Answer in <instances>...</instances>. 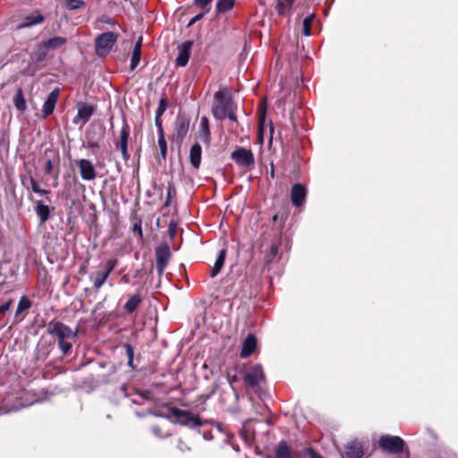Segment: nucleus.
<instances>
[{"label": "nucleus", "instance_id": "obj_1", "mask_svg": "<svg viewBox=\"0 0 458 458\" xmlns=\"http://www.w3.org/2000/svg\"><path fill=\"white\" fill-rule=\"evenodd\" d=\"M232 106L233 103L226 88L220 89L215 93L212 114L216 120L225 119Z\"/></svg>", "mask_w": 458, "mask_h": 458}, {"label": "nucleus", "instance_id": "obj_2", "mask_svg": "<svg viewBox=\"0 0 458 458\" xmlns=\"http://www.w3.org/2000/svg\"><path fill=\"white\" fill-rule=\"evenodd\" d=\"M118 35L108 31L98 35L96 38V53L98 56L107 55L117 41Z\"/></svg>", "mask_w": 458, "mask_h": 458}, {"label": "nucleus", "instance_id": "obj_3", "mask_svg": "<svg viewBox=\"0 0 458 458\" xmlns=\"http://www.w3.org/2000/svg\"><path fill=\"white\" fill-rule=\"evenodd\" d=\"M378 445L389 454H397L403 452L405 443L400 437L383 435L378 440Z\"/></svg>", "mask_w": 458, "mask_h": 458}, {"label": "nucleus", "instance_id": "obj_4", "mask_svg": "<svg viewBox=\"0 0 458 458\" xmlns=\"http://www.w3.org/2000/svg\"><path fill=\"white\" fill-rule=\"evenodd\" d=\"M130 125L125 117L123 118L122 128L117 136L114 145L117 149H119L122 153L123 159L124 161H128L130 158V155L128 152V140L130 137Z\"/></svg>", "mask_w": 458, "mask_h": 458}, {"label": "nucleus", "instance_id": "obj_5", "mask_svg": "<svg viewBox=\"0 0 458 458\" xmlns=\"http://www.w3.org/2000/svg\"><path fill=\"white\" fill-rule=\"evenodd\" d=\"M47 332L57 337L58 342L75 337L77 332H73L67 325L55 320H51L47 326Z\"/></svg>", "mask_w": 458, "mask_h": 458}, {"label": "nucleus", "instance_id": "obj_6", "mask_svg": "<svg viewBox=\"0 0 458 458\" xmlns=\"http://www.w3.org/2000/svg\"><path fill=\"white\" fill-rule=\"evenodd\" d=\"M189 128L190 119L186 115L179 114L174 123L173 140L178 144H182L189 131Z\"/></svg>", "mask_w": 458, "mask_h": 458}, {"label": "nucleus", "instance_id": "obj_7", "mask_svg": "<svg viewBox=\"0 0 458 458\" xmlns=\"http://www.w3.org/2000/svg\"><path fill=\"white\" fill-rule=\"evenodd\" d=\"M172 414L178 418L179 422L190 428H198L202 425L199 417L193 415L190 411H182L178 408L172 410Z\"/></svg>", "mask_w": 458, "mask_h": 458}, {"label": "nucleus", "instance_id": "obj_8", "mask_svg": "<svg viewBox=\"0 0 458 458\" xmlns=\"http://www.w3.org/2000/svg\"><path fill=\"white\" fill-rule=\"evenodd\" d=\"M264 373L261 366L255 365L250 367L245 373L243 381L249 387H254L259 385L264 380Z\"/></svg>", "mask_w": 458, "mask_h": 458}, {"label": "nucleus", "instance_id": "obj_9", "mask_svg": "<svg viewBox=\"0 0 458 458\" xmlns=\"http://www.w3.org/2000/svg\"><path fill=\"white\" fill-rule=\"evenodd\" d=\"M170 257L171 250L167 244H162L156 249L157 268L159 276L164 273Z\"/></svg>", "mask_w": 458, "mask_h": 458}, {"label": "nucleus", "instance_id": "obj_10", "mask_svg": "<svg viewBox=\"0 0 458 458\" xmlns=\"http://www.w3.org/2000/svg\"><path fill=\"white\" fill-rule=\"evenodd\" d=\"M232 159L235 161L240 166L249 167L254 165V156L251 150L244 148H238L232 155Z\"/></svg>", "mask_w": 458, "mask_h": 458}, {"label": "nucleus", "instance_id": "obj_11", "mask_svg": "<svg viewBox=\"0 0 458 458\" xmlns=\"http://www.w3.org/2000/svg\"><path fill=\"white\" fill-rule=\"evenodd\" d=\"M80 174L84 181H92L97 177L96 169L89 159H80L77 161Z\"/></svg>", "mask_w": 458, "mask_h": 458}, {"label": "nucleus", "instance_id": "obj_12", "mask_svg": "<svg viewBox=\"0 0 458 458\" xmlns=\"http://www.w3.org/2000/svg\"><path fill=\"white\" fill-rule=\"evenodd\" d=\"M192 41L187 40L178 47V55L175 59V64L180 67H184L190 59Z\"/></svg>", "mask_w": 458, "mask_h": 458}, {"label": "nucleus", "instance_id": "obj_13", "mask_svg": "<svg viewBox=\"0 0 458 458\" xmlns=\"http://www.w3.org/2000/svg\"><path fill=\"white\" fill-rule=\"evenodd\" d=\"M59 95V89H55L48 94L42 108L44 117H47L54 112Z\"/></svg>", "mask_w": 458, "mask_h": 458}, {"label": "nucleus", "instance_id": "obj_14", "mask_svg": "<svg viewBox=\"0 0 458 458\" xmlns=\"http://www.w3.org/2000/svg\"><path fill=\"white\" fill-rule=\"evenodd\" d=\"M307 191L306 188L301 184L296 183L293 186L291 191V199L294 207H300L303 204L306 198Z\"/></svg>", "mask_w": 458, "mask_h": 458}, {"label": "nucleus", "instance_id": "obj_15", "mask_svg": "<svg viewBox=\"0 0 458 458\" xmlns=\"http://www.w3.org/2000/svg\"><path fill=\"white\" fill-rule=\"evenodd\" d=\"M257 347V340H256V337L252 335V334H250L244 340L243 344H242V348L241 350V357L242 358H247L249 356H250L255 349Z\"/></svg>", "mask_w": 458, "mask_h": 458}, {"label": "nucleus", "instance_id": "obj_16", "mask_svg": "<svg viewBox=\"0 0 458 458\" xmlns=\"http://www.w3.org/2000/svg\"><path fill=\"white\" fill-rule=\"evenodd\" d=\"M363 447L358 441H352L345 445V455L347 458H361Z\"/></svg>", "mask_w": 458, "mask_h": 458}, {"label": "nucleus", "instance_id": "obj_17", "mask_svg": "<svg viewBox=\"0 0 458 458\" xmlns=\"http://www.w3.org/2000/svg\"><path fill=\"white\" fill-rule=\"evenodd\" d=\"M93 107L89 105H82L78 109V114L73 119V123L78 124L82 122L83 123H87L91 115L93 114Z\"/></svg>", "mask_w": 458, "mask_h": 458}, {"label": "nucleus", "instance_id": "obj_18", "mask_svg": "<svg viewBox=\"0 0 458 458\" xmlns=\"http://www.w3.org/2000/svg\"><path fill=\"white\" fill-rule=\"evenodd\" d=\"M44 17L38 12H35L28 16H26L23 21L17 25L18 30H21L24 28L31 27L37 24L43 22Z\"/></svg>", "mask_w": 458, "mask_h": 458}, {"label": "nucleus", "instance_id": "obj_19", "mask_svg": "<svg viewBox=\"0 0 458 458\" xmlns=\"http://www.w3.org/2000/svg\"><path fill=\"white\" fill-rule=\"evenodd\" d=\"M35 212L41 224H45L50 217V208L41 200L36 201Z\"/></svg>", "mask_w": 458, "mask_h": 458}, {"label": "nucleus", "instance_id": "obj_20", "mask_svg": "<svg viewBox=\"0 0 458 458\" xmlns=\"http://www.w3.org/2000/svg\"><path fill=\"white\" fill-rule=\"evenodd\" d=\"M190 161L194 168H199L201 161V147L199 143L191 146L190 151Z\"/></svg>", "mask_w": 458, "mask_h": 458}, {"label": "nucleus", "instance_id": "obj_21", "mask_svg": "<svg viewBox=\"0 0 458 458\" xmlns=\"http://www.w3.org/2000/svg\"><path fill=\"white\" fill-rule=\"evenodd\" d=\"M141 301H142V298H141L140 294H139V293L133 294L126 301V303L123 306V309L128 314H131L138 309V307L140 306Z\"/></svg>", "mask_w": 458, "mask_h": 458}, {"label": "nucleus", "instance_id": "obj_22", "mask_svg": "<svg viewBox=\"0 0 458 458\" xmlns=\"http://www.w3.org/2000/svg\"><path fill=\"white\" fill-rule=\"evenodd\" d=\"M265 122H266V106L261 104L259 108V140L260 144H263L264 140V130H265Z\"/></svg>", "mask_w": 458, "mask_h": 458}, {"label": "nucleus", "instance_id": "obj_23", "mask_svg": "<svg viewBox=\"0 0 458 458\" xmlns=\"http://www.w3.org/2000/svg\"><path fill=\"white\" fill-rule=\"evenodd\" d=\"M66 38L63 37H54L45 41L42 45L44 49L55 50L63 47L66 43Z\"/></svg>", "mask_w": 458, "mask_h": 458}, {"label": "nucleus", "instance_id": "obj_24", "mask_svg": "<svg viewBox=\"0 0 458 458\" xmlns=\"http://www.w3.org/2000/svg\"><path fill=\"white\" fill-rule=\"evenodd\" d=\"M109 276V274L102 269L98 270L90 276V279L93 282L94 287L98 290L105 284L106 280Z\"/></svg>", "mask_w": 458, "mask_h": 458}, {"label": "nucleus", "instance_id": "obj_25", "mask_svg": "<svg viewBox=\"0 0 458 458\" xmlns=\"http://www.w3.org/2000/svg\"><path fill=\"white\" fill-rule=\"evenodd\" d=\"M267 458H293L289 446L284 441H281L276 449L274 456H267Z\"/></svg>", "mask_w": 458, "mask_h": 458}, {"label": "nucleus", "instance_id": "obj_26", "mask_svg": "<svg viewBox=\"0 0 458 458\" xmlns=\"http://www.w3.org/2000/svg\"><path fill=\"white\" fill-rule=\"evenodd\" d=\"M225 257H226V250L223 249L219 251L216 260L215 262V265L211 270V274H210L211 277H215L220 273V271L225 264Z\"/></svg>", "mask_w": 458, "mask_h": 458}, {"label": "nucleus", "instance_id": "obj_27", "mask_svg": "<svg viewBox=\"0 0 458 458\" xmlns=\"http://www.w3.org/2000/svg\"><path fill=\"white\" fill-rule=\"evenodd\" d=\"M13 105L21 112L27 109L26 100L21 89H18L13 97Z\"/></svg>", "mask_w": 458, "mask_h": 458}, {"label": "nucleus", "instance_id": "obj_28", "mask_svg": "<svg viewBox=\"0 0 458 458\" xmlns=\"http://www.w3.org/2000/svg\"><path fill=\"white\" fill-rule=\"evenodd\" d=\"M294 0H277L276 11L279 14H287L293 4Z\"/></svg>", "mask_w": 458, "mask_h": 458}, {"label": "nucleus", "instance_id": "obj_29", "mask_svg": "<svg viewBox=\"0 0 458 458\" xmlns=\"http://www.w3.org/2000/svg\"><path fill=\"white\" fill-rule=\"evenodd\" d=\"M234 0H218L216 5L218 13H225L233 7Z\"/></svg>", "mask_w": 458, "mask_h": 458}, {"label": "nucleus", "instance_id": "obj_30", "mask_svg": "<svg viewBox=\"0 0 458 458\" xmlns=\"http://www.w3.org/2000/svg\"><path fill=\"white\" fill-rule=\"evenodd\" d=\"M141 58V50L138 48H133L131 57V70L133 71L138 64H140Z\"/></svg>", "mask_w": 458, "mask_h": 458}, {"label": "nucleus", "instance_id": "obj_31", "mask_svg": "<svg viewBox=\"0 0 458 458\" xmlns=\"http://www.w3.org/2000/svg\"><path fill=\"white\" fill-rule=\"evenodd\" d=\"M277 253H278V245L276 243L271 244L268 253H267L265 255V258H264L265 262L267 264L272 262L275 259V258L276 257Z\"/></svg>", "mask_w": 458, "mask_h": 458}, {"label": "nucleus", "instance_id": "obj_32", "mask_svg": "<svg viewBox=\"0 0 458 458\" xmlns=\"http://www.w3.org/2000/svg\"><path fill=\"white\" fill-rule=\"evenodd\" d=\"M314 18H315L314 14H310L304 19L303 24H302V33L305 36H310L311 34L310 27H311V23H312Z\"/></svg>", "mask_w": 458, "mask_h": 458}, {"label": "nucleus", "instance_id": "obj_33", "mask_svg": "<svg viewBox=\"0 0 458 458\" xmlns=\"http://www.w3.org/2000/svg\"><path fill=\"white\" fill-rule=\"evenodd\" d=\"M30 189L35 193H38L40 195H47L50 193L49 191L41 189L39 187V184L38 183V182L33 177L30 178Z\"/></svg>", "mask_w": 458, "mask_h": 458}, {"label": "nucleus", "instance_id": "obj_34", "mask_svg": "<svg viewBox=\"0 0 458 458\" xmlns=\"http://www.w3.org/2000/svg\"><path fill=\"white\" fill-rule=\"evenodd\" d=\"M200 132L203 135L205 140H208L209 137V128H208V120L207 117L203 116L200 119L199 123Z\"/></svg>", "mask_w": 458, "mask_h": 458}, {"label": "nucleus", "instance_id": "obj_35", "mask_svg": "<svg viewBox=\"0 0 458 458\" xmlns=\"http://www.w3.org/2000/svg\"><path fill=\"white\" fill-rule=\"evenodd\" d=\"M30 307H31V301L26 297H21V299L20 300V301L18 303V307L16 310V316H18L21 311L29 310Z\"/></svg>", "mask_w": 458, "mask_h": 458}, {"label": "nucleus", "instance_id": "obj_36", "mask_svg": "<svg viewBox=\"0 0 458 458\" xmlns=\"http://www.w3.org/2000/svg\"><path fill=\"white\" fill-rule=\"evenodd\" d=\"M116 265L117 259H110L103 266H100L99 268L110 275V273L114 269Z\"/></svg>", "mask_w": 458, "mask_h": 458}, {"label": "nucleus", "instance_id": "obj_37", "mask_svg": "<svg viewBox=\"0 0 458 458\" xmlns=\"http://www.w3.org/2000/svg\"><path fill=\"white\" fill-rule=\"evenodd\" d=\"M157 142H158V146H159V148H160V154H161L163 158H165L166 152H167V146H166V141H165V134L164 135H158Z\"/></svg>", "mask_w": 458, "mask_h": 458}, {"label": "nucleus", "instance_id": "obj_38", "mask_svg": "<svg viewBox=\"0 0 458 458\" xmlns=\"http://www.w3.org/2000/svg\"><path fill=\"white\" fill-rule=\"evenodd\" d=\"M125 348V353L128 358V365L131 368H133V357H134V351L131 344H126L124 345Z\"/></svg>", "mask_w": 458, "mask_h": 458}, {"label": "nucleus", "instance_id": "obj_39", "mask_svg": "<svg viewBox=\"0 0 458 458\" xmlns=\"http://www.w3.org/2000/svg\"><path fill=\"white\" fill-rule=\"evenodd\" d=\"M66 6L70 10H76L81 8L84 4L83 0H64Z\"/></svg>", "mask_w": 458, "mask_h": 458}, {"label": "nucleus", "instance_id": "obj_40", "mask_svg": "<svg viewBox=\"0 0 458 458\" xmlns=\"http://www.w3.org/2000/svg\"><path fill=\"white\" fill-rule=\"evenodd\" d=\"M151 430L155 436H157V437H160V438L166 437L170 435L168 432L164 431L163 428L158 425L152 426Z\"/></svg>", "mask_w": 458, "mask_h": 458}, {"label": "nucleus", "instance_id": "obj_41", "mask_svg": "<svg viewBox=\"0 0 458 458\" xmlns=\"http://www.w3.org/2000/svg\"><path fill=\"white\" fill-rule=\"evenodd\" d=\"M47 49H44L43 47H41L38 51H36L32 55L31 58L33 61L39 62L45 59L47 53Z\"/></svg>", "mask_w": 458, "mask_h": 458}, {"label": "nucleus", "instance_id": "obj_42", "mask_svg": "<svg viewBox=\"0 0 458 458\" xmlns=\"http://www.w3.org/2000/svg\"><path fill=\"white\" fill-rule=\"evenodd\" d=\"M167 108L165 98H161L156 110V116L161 117Z\"/></svg>", "mask_w": 458, "mask_h": 458}, {"label": "nucleus", "instance_id": "obj_43", "mask_svg": "<svg viewBox=\"0 0 458 458\" xmlns=\"http://www.w3.org/2000/svg\"><path fill=\"white\" fill-rule=\"evenodd\" d=\"M58 345L64 355H67L72 347V344L65 340L59 341Z\"/></svg>", "mask_w": 458, "mask_h": 458}, {"label": "nucleus", "instance_id": "obj_44", "mask_svg": "<svg viewBox=\"0 0 458 458\" xmlns=\"http://www.w3.org/2000/svg\"><path fill=\"white\" fill-rule=\"evenodd\" d=\"M212 2V0H194V4L199 8L205 11V13L208 12V5Z\"/></svg>", "mask_w": 458, "mask_h": 458}, {"label": "nucleus", "instance_id": "obj_45", "mask_svg": "<svg viewBox=\"0 0 458 458\" xmlns=\"http://www.w3.org/2000/svg\"><path fill=\"white\" fill-rule=\"evenodd\" d=\"M155 123H156V126H157V131H158V135H164L165 132H164V129H163V125H162V121H161L160 117H158V116L155 117Z\"/></svg>", "mask_w": 458, "mask_h": 458}, {"label": "nucleus", "instance_id": "obj_46", "mask_svg": "<svg viewBox=\"0 0 458 458\" xmlns=\"http://www.w3.org/2000/svg\"><path fill=\"white\" fill-rule=\"evenodd\" d=\"M13 301L10 300L0 306V314L6 312L12 306Z\"/></svg>", "mask_w": 458, "mask_h": 458}, {"label": "nucleus", "instance_id": "obj_47", "mask_svg": "<svg viewBox=\"0 0 458 458\" xmlns=\"http://www.w3.org/2000/svg\"><path fill=\"white\" fill-rule=\"evenodd\" d=\"M226 117H228L231 121H233V122H236L237 119H236V114H235V110H234V107L232 106L226 115Z\"/></svg>", "mask_w": 458, "mask_h": 458}, {"label": "nucleus", "instance_id": "obj_48", "mask_svg": "<svg viewBox=\"0 0 458 458\" xmlns=\"http://www.w3.org/2000/svg\"><path fill=\"white\" fill-rule=\"evenodd\" d=\"M52 169H53V163L50 159H48L46 163V167H45L46 173L47 174H50L52 173Z\"/></svg>", "mask_w": 458, "mask_h": 458}, {"label": "nucleus", "instance_id": "obj_49", "mask_svg": "<svg viewBox=\"0 0 458 458\" xmlns=\"http://www.w3.org/2000/svg\"><path fill=\"white\" fill-rule=\"evenodd\" d=\"M133 231L138 233L140 238H142V229L140 224H135L133 225Z\"/></svg>", "mask_w": 458, "mask_h": 458}, {"label": "nucleus", "instance_id": "obj_50", "mask_svg": "<svg viewBox=\"0 0 458 458\" xmlns=\"http://www.w3.org/2000/svg\"><path fill=\"white\" fill-rule=\"evenodd\" d=\"M141 47H142V37H140L138 38L137 42L135 43L133 48H138V49L141 50Z\"/></svg>", "mask_w": 458, "mask_h": 458}, {"label": "nucleus", "instance_id": "obj_51", "mask_svg": "<svg viewBox=\"0 0 458 458\" xmlns=\"http://www.w3.org/2000/svg\"><path fill=\"white\" fill-rule=\"evenodd\" d=\"M204 13H200L196 15L191 21V24L196 22L197 21L200 20L203 17Z\"/></svg>", "mask_w": 458, "mask_h": 458}, {"label": "nucleus", "instance_id": "obj_52", "mask_svg": "<svg viewBox=\"0 0 458 458\" xmlns=\"http://www.w3.org/2000/svg\"><path fill=\"white\" fill-rule=\"evenodd\" d=\"M270 175H271V177L275 176V169H274L273 165L271 166Z\"/></svg>", "mask_w": 458, "mask_h": 458}, {"label": "nucleus", "instance_id": "obj_53", "mask_svg": "<svg viewBox=\"0 0 458 458\" xmlns=\"http://www.w3.org/2000/svg\"><path fill=\"white\" fill-rule=\"evenodd\" d=\"M312 458H323V457L318 454H315L312 455Z\"/></svg>", "mask_w": 458, "mask_h": 458}, {"label": "nucleus", "instance_id": "obj_54", "mask_svg": "<svg viewBox=\"0 0 458 458\" xmlns=\"http://www.w3.org/2000/svg\"><path fill=\"white\" fill-rule=\"evenodd\" d=\"M272 132H273V128H272V126L270 125V134H272Z\"/></svg>", "mask_w": 458, "mask_h": 458}, {"label": "nucleus", "instance_id": "obj_55", "mask_svg": "<svg viewBox=\"0 0 458 458\" xmlns=\"http://www.w3.org/2000/svg\"><path fill=\"white\" fill-rule=\"evenodd\" d=\"M123 281H125V282H127V278H126V276H123Z\"/></svg>", "mask_w": 458, "mask_h": 458}]
</instances>
